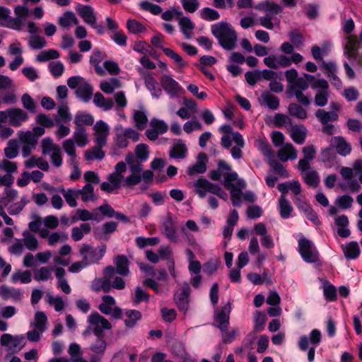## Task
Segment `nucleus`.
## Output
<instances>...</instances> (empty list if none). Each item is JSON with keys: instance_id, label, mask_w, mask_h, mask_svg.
<instances>
[{"instance_id": "nucleus-1", "label": "nucleus", "mask_w": 362, "mask_h": 362, "mask_svg": "<svg viewBox=\"0 0 362 362\" xmlns=\"http://www.w3.org/2000/svg\"><path fill=\"white\" fill-rule=\"evenodd\" d=\"M125 161L129 165L130 175L124 180L123 187L132 189L139 185L141 180L146 184H150L153 181V173L151 170H146L141 175L144 166L137 159H135L132 153L129 152L126 155Z\"/></svg>"}, {"instance_id": "nucleus-2", "label": "nucleus", "mask_w": 362, "mask_h": 362, "mask_svg": "<svg viewBox=\"0 0 362 362\" xmlns=\"http://www.w3.org/2000/svg\"><path fill=\"white\" fill-rule=\"evenodd\" d=\"M211 33L224 49L232 50L235 47L237 33L228 23L220 22L212 25Z\"/></svg>"}, {"instance_id": "nucleus-3", "label": "nucleus", "mask_w": 362, "mask_h": 362, "mask_svg": "<svg viewBox=\"0 0 362 362\" xmlns=\"http://www.w3.org/2000/svg\"><path fill=\"white\" fill-rule=\"evenodd\" d=\"M67 85L71 89H76L75 95L81 100L88 103L93 94V86L84 78L80 76L70 77L67 80Z\"/></svg>"}, {"instance_id": "nucleus-4", "label": "nucleus", "mask_w": 362, "mask_h": 362, "mask_svg": "<svg viewBox=\"0 0 362 362\" xmlns=\"http://www.w3.org/2000/svg\"><path fill=\"white\" fill-rule=\"evenodd\" d=\"M194 187L196 188L195 192L201 198H204L206 196V192L215 194L223 199H226L228 197L227 193L218 185L211 183L203 177L197 180L194 183Z\"/></svg>"}, {"instance_id": "nucleus-5", "label": "nucleus", "mask_w": 362, "mask_h": 362, "mask_svg": "<svg viewBox=\"0 0 362 362\" xmlns=\"http://www.w3.org/2000/svg\"><path fill=\"white\" fill-rule=\"evenodd\" d=\"M105 252V245L93 247L90 245L83 244L79 250L82 259L88 265L97 264L103 257Z\"/></svg>"}, {"instance_id": "nucleus-6", "label": "nucleus", "mask_w": 362, "mask_h": 362, "mask_svg": "<svg viewBox=\"0 0 362 362\" xmlns=\"http://www.w3.org/2000/svg\"><path fill=\"white\" fill-rule=\"evenodd\" d=\"M41 146L42 154L49 155L52 164L60 167L62 164V156L59 146L54 144L50 137H46L42 140Z\"/></svg>"}, {"instance_id": "nucleus-7", "label": "nucleus", "mask_w": 362, "mask_h": 362, "mask_svg": "<svg viewBox=\"0 0 362 362\" xmlns=\"http://www.w3.org/2000/svg\"><path fill=\"white\" fill-rule=\"evenodd\" d=\"M114 267H106L103 270V277L95 278L91 284V289L98 293H109L111 291L110 279L114 277Z\"/></svg>"}, {"instance_id": "nucleus-8", "label": "nucleus", "mask_w": 362, "mask_h": 362, "mask_svg": "<svg viewBox=\"0 0 362 362\" xmlns=\"http://www.w3.org/2000/svg\"><path fill=\"white\" fill-rule=\"evenodd\" d=\"M298 252L306 262L314 263L319 260L317 249L313 243L306 238H300L298 240Z\"/></svg>"}, {"instance_id": "nucleus-9", "label": "nucleus", "mask_w": 362, "mask_h": 362, "mask_svg": "<svg viewBox=\"0 0 362 362\" xmlns=\"http://www.w3.org/2000/svg\"><path fill=\"white\" fill-rule=\"evenodd\" d=\"M88 322L93 326V332L96 337L104 336L103 330L112 328L110 322L97 312L88 317Z\"/></svg>"}, {"instance_id": "nucleus-10", "label": "nucleus", "mask_w": 362, "mask_h": 362, "mask_svg": "<svg viewBox=\"0 0 362 362\" xmlns=\"http://www.w3.org/2000/svg\"><path fill=\"white\" fill-rule=\"evenodd\" d=\"M312 89L317 90L314 102L317 106L324 107L327 104L329 99V83L322 78L316 85L312 86Z\"/></svg>"}, {"instance_id": "nucleus-11", "label": "nucleus", "mask_w": 362, "mask_h": 362, "mask_svg": "<svg viewBox=\"0 0 362 362\" xmlns=\"http://www.w3.org/2000/svg\"><path fill=\"white\" fill-rule=\"evenodd\" d=\"M231 312V303L228 301L220 310H217L215 313V321L217 323V327L221 331L228 329L230 320V314Z\"/></svg>"}, {"instance_id": "nucleus-12", "label": "nucleus", "mask_w": 362, "mask_h": 362, "mask_svg": "<svg viewBox=\"0 0 362 362\" xmlns=\"http://www.w3.org/2000/svg\"><path fill=\"white\" fill-rule=\"evenodd\" d=\"M94 142L99 146H105L107 144L110 129L108 125L103 121H98L93 127Z\"/></svg>"}, {"instance_id": "nucleus-13", "label": "nucleus", "mask_w": 362, "mask_h": 362, "mask_svg": "<svg viewBox=\"0 0 362 362\" xmlns=\"http://www.w3.org/2000/svg\"><path fill=\"white\" fill-rule=\"evenodd\" d=\"M160 230L161 233L170 241L177 242V228L170 216H168L163 219Z\"/></svg>"}, {"instance_id": "nucleus-14", "label": "nucleus", "mask_w": 362, "mask_h": 362, "mask_svg": "<svg viewBox=\"0 0 362 362\" xmlns=\"http://www.w3.org/2000/svg\"><path fill=\"white\" fill-rule=\"evenodd\" d=\"M160 84L165 91L173 98L177 97L182 90L180 84L168 75L161 76Z\"/></svg>"}, {"instance_id": "nucleus-15", "label": "nucleus", "mask_w": 362, "mask_h": 362, "mask_svg": "<svg viewBox=\"0 0 362 362\" xmlns=\"http://www.w3.org/2000/svg\"><path fill=\"white\" fill-rule=\"evenodd\" d=\"M347 42L344 47L345 55L350 60H354L359 63L358 49L360 43L356 36L350 35L346 38Z\"/></svg>"}, {"instance_id": "nucleus-16", "label": "nucleus", "mask_w": 362, "mask_h": 362, "mask_svg": "<svg viewBox=\"0 0 362 362\" xmlns=\"http://www.w3.org/2000/svg\"><path fill=\"white\" fill-rule=\"evenodd\" d=\"M191 289L187 283H184L182 288L175 294V300L180 310H187Z\"/></svg>"}, {"instance_id": "nucleus-17", "label": "nucleus", "mask_w": 362, "mask_h": 362, "mask_svg": "<svg viewBox=\"0 0 362 362\" xmlns=\"http://www.w3.org/2000/svg\"><path fill=\"white\" fill-rule=\"evenodd\" d=\"M8 113L9 124L16 127L21 126L29 117L28 113L20 108H9Z\"/></svg>"}, {"instance_id": "nucleus-18", "label": "nucleus", "mask_w": 362, "mask_h": 362, "mask_svg": "<svg viewBox=\"0 0 362 362\" xmlns=\"http://www.w3.org/2000/svg\"><path fill=\"white\" fill-rule=\"evenodd\" d=\"M76 11L86 23L90 25L95 24L97 18L90 6L78 4L76 6Z\"/></svg>"}, {"instance_id": "nucleus-19", "label": "nucleus", "mask_w": 362, "mask_h": 362, "mask_svg": "<svg viewBox=\"0 0 362 362\" xmlns=\"http://www.w3.org/2000/svg\"><path fill=\"white\" fill-rule=\"evenodd\" d=\"M206 162L207 155L204 152L199 153L196 163L188 168V175L192 176L196 174L204 173L206 171Z\"/></svg>"}, {"instance_id": "nucleus-20", "label": "nucleus", "mask_w": 362, "mask_h": 362, "mask_svg": "<svg viewBox=\"0 0 362 362\" xmlns=\"http://www.w3.org/2000/svg\"><path fill=\"white\" fill-rule=\"evenodd\" d=\"M115 267H114V276L117 274L121 276H128L129 274V261L124 255H119L114 259Z\"/></svg>"}, {"instance_id": "nucleus-21", "label": "nucleus", "mask_w": 362, "mask_h": 362, "mask_svg": "<svg viewBox=\"0 0 362 362\" xmlns=\"http://www.w3.org/2000/svg\"><path fill=\"white\" fill-rule=\"evenodd\" d=\"M279 159L281 162H286L288 159L295 160L296 159L298 154L297 151L293 144L290 143L286 144L281 148H280L277 153Z\"/></svg>"}, {"instance_id": "nucleus-22", "label": "nucleus", "mask_w": 362, "mask_h": 362, "mask_svg": "<svg viewBox=\"0 0 362 362\" xmlns=\"http://www.w3.org/2000/svg\"><path fill=\"white\" fill-rule=\"evenodd\" d=\"M125 319L124 320L126 327L132 329L135 327L137 322L141 320V313L137 310H126L124 312Z\"/></svg>"}, {"instance_id": "nucleus-23", "label": "nucleus", "mask_w": 362, "mask_h": 362, "mask_svg": "<svg viewBox=\"0 0 362 362\" xmlns=\"http://www.w3.org/2000/svg\"><path fill=\"white\" fill-rule=\"evenodd\" d=\"M307 130L303 125H291L290 129V136L294 142L298 144H303L306 138Z\"/></svg>"}, {"instance_id": "nucleus-24", "label": "nucleus", "mask_w": 362, "mask_h": 362, "mask_svg": "<svg viewBox=\"0 0 362 362\" xmlns=\"http://www.w3.org/2000/svg\"><path fill=\"white\" fill-rule=\"evenodd\" d=\"M0 296L4 300H21L23 294L20 289L3 285L0 286Z\"/></svg>"}, {"instance_id": "nucleus-25", "label": "nucleus", "mask_w": 362, "mask_h": 362, "mask_svg": "<svg viewBox=\"0 0 362 362\" xmlns=\"http://www.w3.org/2000/svg\"><path fill=\"white\" fill-rule=\"evenodd\" d=\"M144 78L145 85L151 95L153 97L159 98L162 94V90L152 74L149 73L146 74H144Z\"/></svg>"}, {"instance_id": "nucleus-26", "label": "nucleus", "mask_w": 362, "mask_h": 362, "mask_svg": "<svg viewBox=\"0 0 362 362\" xmlns=\"http://www.w3.org/2000/svg\"><path fill=\"white\" fill-rule=\"evenodd\" d=\"M315 115L322 124H326L329 122L337 121L339 118L337 112L326 111L324 109L317 110Z\"/></svg>"}, {"instance_id": "nucleus-27", "label": "nucleus", "mask_w": 362, "mask_h": 362, "mask_svg": "<svg viewBox=\"0 0 362 362\" xmlns=\"http://www.w3.org/2000/svg\"><path fill=\"white\" fill-rule=\"evenodd\" d=\"M344 256L346 259H354L360 255V247L357 242L351 241L342 247Z\"/></svg>"}, {"instance_id": "nucleus-28", "label": "nucleus", "mask_w": 362, "mask_h": 362, "mask_svg": "<svg viewBox=\"0 0 362 362\" xmlns=\"http://www.w3.org/2000/svg\"><path fill=\"white\" fill-rule=\"evenodd\" d=\"M93 103L97 107L103 108L105 111L112 109L114 105L111 98H105L100 92L95 93Z\"/></svg>"}, {"instance_id": "nucleus-29", "label": "nucleus", "mask_w": 362, "mask_h": 362, "mask_svg": "<svg viewBox=\"0 0 362 362\" xmlns=\"http://www.w3.org/2000/svg\"><path fill=\"white\" fill-rule=\"evenodd\" d=\"M298 345L299 349L301 351H306L308 349V359L309 362H313L315 359V346L308 347V337L306 335H302L299 338Z\"/></svg>"}, {"instance_id": "nucleus-30", "label": "nucleus", "mask_w": 362, "mask_h": 362, "mask_svg": "<svg viewBox=\"0 0 362 362\" xmlns=\"http://www.w3.org/2000/svg\"><path fill=\"white\" fill-rule=\"evenodd\" d=\"M94 122L93 117L86 112H78L75 116L74 123L76 128H83V125L91 126Z\"/></svg>"}, {"instance_id": "nucleus-31", "label": "nucleus", "mask_w": 362, "mask_h": 362, "mask_svg": "<svg viewBox=\"0 0 362 362\" xmlns=\"http://www.w3.org/2000/svg\"><path fill=\"white\" fill-rule=\"evenodd\" d=\"M104 146L95 144V146L86 151L85 158L87 160L91 161L95 159L102 160L105 156V151L102 149Z\"/></svg>"}, {"instance_id": "nucleus-32", "label": "nucleus", "mask_w": 362, "mask_h": 362, "mask_svg": "<svg viewBox=\"0 0 362 362\" xmlns=\"http://www.w3.org/2000/svg\"><path fill=\"white\" fill-rule=\"evenodd\" d=\"M78 195L81 196V199L84 202L88 201L97 200V197L94 194V187L90 183H87L81 189H77Z\"/></svg>"}, {"instance_id": "nucleus-33", "label": "nucleus", "mask_w": 362, "mask_h": 362, "mask_svg": "<svg viewBox=\"0 0 362 362\" xmlns=\"http://www.w3.org/2000/svg\"><path fill=\"white\" fill-rule=\"evenodd\" d=\"M261 98L269 109L275 110L279 108L280 103L279 98L269 91H263Z\"/></svg>"}, {"instance_id": "nucleus-34", "label": "nucleus", "mask_w": 362, "mask_h": 362, "mask_svg": "<svg viewBox=\"0 0 362 362\" xmlns=\"http://www.w3.org/2000/svg\"><path fill=\"white\" fill-rule=\"evenodd\" d=\"M187 151L186 145L183 142L179 141L172 147L170 151V156L173 158L182 159L186 157Z\"/></svg>"}, {"instance_id": "nucleus-35", "label": "nucleus", "mask_w": 362, "mask_h": 362, "mask_svg": "<svg viewBox=\"0 0 362 362\" xmlns=\"http://www.w3.org/2000/svg\"><path fill=\"white\" fill-rule=\"evenodd\" d=\"M279 212L282 218H288L293 211V207L286 199V196L281 195L279 200Z\"/></svg>"}, {"instance_id": "nucleus-36", "label": "nucleus", "mask_w": 362, "mask_h": 362, "mask_svg": "<svg viewBox=\"0 0 362 362\" xmlns=\"http://www.w3.org/2000/svg\"><path fill=\"white\" fill-rule=\"evenodd\" d=\"M288 114L291 117L305 119L308 117L307 111L297 103H291L288 107Z\"/></svg>"}, {"instance_id": "nucleus-37", "label": "nucleus", "mask_w": 362, "mask_h": 362, "mask_svg": "<svg viewBox=\"0 0 362 362\" xmlns=\"http://www.w3.org/2000/svg\"><path fill=\"white\" fill-rule=\"evenodd\" d=\"M78 20L72 11L65 12L62 16L59 18V24L63 28H69L71 25H77Z\"/></svg>"}, {"instance_id": "nucleus-38", "label": "nucleus", "mask_w": 362, "mask_h": 362, "mask_svg": "<svg viewBox=\"0 0 362 362\" xmlns=\"http://www.w3.org/2000/svg\"><path fill=\"white\" fill-rule=\"evenodd\" d=\"M333 140L336 143V149L339 154L345 156L351 152V145L343 137H334Z\"/></svg>"}, {"instance_id": "nucleus-39", "label": "nucleus", "mask_w": 362, "mask_h": 362, "mask_svg": "<svg viewBox=\"0 0 362 362\" xmlns=\"http://www.w3.org/2000/svg\"><path fill=\"white\" fill-rule=\"evenodd\" d=\"M179 25L182 32L187 38H191L192 35V30L194 28V24L187 17H182L180 18Z\"/></svg>"}, {"instance_id": "nucleus-40", "label": "nucleus", "mask_w": 362, "mask_h": 362, "mask_svg": "<svg viewBox=\"0 0 362 362\" xmlns=\"http://www.w3.org/2000/svg\"><path fill=\"white\" fill-rule=\"evenodd\" d=\"M61 192L66 203L71 207H76L77 206L76 199L79 196L77 189H68L67 190H66L64 189H62Z\"/></svg>"}, {"instance_id": "nucleus-41", "label": "nucleus", "mask_w": 362, "mask_h": 362, "mask_svg": "<svg viewBox=\"0 0 362 362\" xmlns=\"http://www.w3.org/2000/svg\"><path fill=\"white\" fill-rule=\"evenodd\" d=\"M73 137L76 144L80 147H83L88 143L85 128H76Z\"/></svg>"}, {"instance_id": "nucleus-42", "label": "nucleus", "mask_w": 362, "mask_h": 362, "mask_svg": "<svg viewBox=\"0 0 362 362\" xmlns=\"http://www.w3.org/2000/svg\"><path fill=\"white\" fill-rule=\"evenodd\" d=\"M53 267H42L34 272V279L37 281H47L52 278Z\"/></svg>"}, {"instance_id": "nucleus-43", "label": "nucleus", "mask_w": 362, "mask_h": 362, "mask_svg": "<svg viewBox=\"0 0 362 362\" xmlns=\"http://www.w3.org/2000/svg\"><path fill=\"white\" fill-rule=\"evenodd\" d=\"M47 41L45 37L39 35H30L28 40V45L31 49H40L45 47Z\"/></svg>"}, {"instance_id": "nucleus-44", "label": "nucleus", "mask_w": 362, "mask_h": 362, "mask_svg": "<svg viewBox=\"0 0 362 362\" xmlns=\"http://www.w3.org/2000/svg\"><path fill=\"white\" fill-rule=\"evenodd\" d=\"M268 163L269 166L273 169V170L280 177L284 178L289 177L288 171L278 160L275 159H270Z\"/></svg>"}, {"instance_id": "nucleus-45", "label": "nucleus", "mask_w": 362, "mask_h": 362, "mask_svg": "<svg viewBox=\"0 0 362 362\" xmlns=\"http://www.w3.org/2000/svg\"><path fill=\"white\" fill-rule=\"evenodd\" d=\"M149 155L148 146L146 144H139L135 148L136 159L141 163L147 160Z\"/></svg>"}, {"instance_id": "nucleus-46", "label": "nucleus", "mask_w": 362, "mask_h": 362, "mask_svg": "<svg viewBox=\"0 0 362 362\" xmlns=\"http://www.w3.org/2000/svg\"><path fill=\"white\" fill-rule=\"evenodd\" d=\"M117 228V223L115 221H109L105 223L101 228L102 232H100V229L98 228V235L99 238L103 239L105 236L108 234L114 233Z\"/></svg>"}, {"instance_id": "nucleus-47", "label": "nucleus", "mask_w": 362, "mask_h": 362, "mask_svg": "<svg viewBox=\"0 0 362 362\" xmlns=\"http://www.w3.org/2000/svg\"><path fill=\"white\" fill-rule=\"evenodd\" d=\"M59 53L55 49H47L41 52L36 58V60L39 62H47L50 59H55L59 58Z\"/></svg>"}, {"instance_id": "nucleus-48", "label": "nucleus", "mask_w": 362, "mask_h": 362, "mask_svg": "<svg viewBox=\"0 0 362 362\" xmlns=\"http://www.w3.org/2000/svg\"><path fill=\"white\" fill-rule=\"evenodd\" d=\"M107 346V343L104 339V336L97 337V340L90 346V349L99 355H103Z\"/></svg>"}, {"instance_id": "nucleus-49", "label": "nucleus", "mask_w": 362, "mask_h": 362, "mask_svg": "<svg viewBox=\"0 0 362 362\" xmlns=\"http://www.w3.org/2000/svg\"><path fill=\"white\" fill-rule=\"evenodd\" d=\"M19 139L23 144L30 145L32 147L37 144V136L30 131L21 132Z\"/></svg>"}, {"instance_id": "nucleus-50", "label": "nucleus", "mask_w": 362, "mask_h": 362, "mask_svg": "<svg viewBox=\"0 0 362 362\" xmlns=\"http://www.w3.org/2000/svg\"><path fill=\"white\" fill-rule=\"evenodd\" d=\"M47 320V318L45 314L43 312L38 311L35 315V322L32 323L31 325L40 331L45 332Z\"/></svg>"}, {"instance_id": "nucleus-51", "label": "nucleus", "mask_w": 362, "mask_h": 362, "mask_svg": "<svg viewBox=\"0 0 362 362\" xmlns=\"http://www.w3.org/2000/svg\"><path fill=\"white\" fill-rule=\"evenodd\" d=\"M4 153L6 158L12 159L18 154V143L16 140H10L7 146L4 148Z\"/></svg>"}, {"instance_id": "nucleus-52", "label": "nucleus", "mask_w": 362, "mask_h": 362, "mask_svg": "<svg viewBox=\"0 0 362 362\" xmlns=\"http://www.w3.org/2000/svg\"><path fill=\"white\" fill-rule=\"evenodd\" d=\"M200 16L202 19L208 21H216L220 18L218 12L209 7L204 8L200 12Z\"/></svg>"}, {"instance_id": "nucleus-53", "label": "nucleus", "mask_w": 362, "mask_h": 362, "mask_svg": "<svg viewBox=\"0 0 362 362\" xmlns=\"http://www.w3.org/2000/svg\"><path fill=\"white\" fill-rule=\"evenodd\" d=\"M139 6L142 10L149 11L153 15H158L161 13L163 11L162 8L159 5L154 4L148 1H141L139 4Z\"/></svg>"}, {"instance_id": "nucleus-54", "label": "nucleus", "mask_w": 362, "mask_h": 362, "mask_svg": "<svg viewBox=\"0 0 362 362\" xmlns=\"http://www.w3.org/2000/svg\"><path fill=\"white\" fill-rule=\"evenodd\" d=\"M159 242L160 239L158 237L144 238L140 236L136 238V244L139 248H144L147 245H156Z\"/></svg>"}, {"instance_id": "nucleus-55", "label": "nucleus", "mask_w": 362, "mask_h": 362, "mask_svg": "<svg viewBox=\"0 0 362 362\" xmlns=\"http://www.w3.org/2000/svg\"><path fill=\"white\" fill-rule=\"evenodd\" d=\"M127 28L128 30L134 34H137L146 31L145 26L140 22L136 20H128L127 22Z\"/></svg>"}, {"instance_id": "nucleus-56", "label": "nucleus", "mask_w": 362, "mask_h": 362, "mask_svg": "<svg viewBox=\"0 0 362 362\" xmlns=\"http://www.w3.org/2000/svg\"><path fill=\"white\" fill-rule=\"evenodd\" d=\"M23 243L27 249L34 251L37 248L38 241L35 235L28 233H23Z\"/></svg>"}, {"instance_id": "nucleus-57", "label": "nucleus", "mask_w": 362, "mask_h": 362, "mask_svg": "<svg viewBox=\"0 0 362 362\" xmlns=\"http://www.w3.org/2000/svg\"><path fill=\"white\" fill-rule=\"evenodd\" d=\"M25 345V337L23 335H16L13 337V340L8 349L13 352H17L21 350Z\"/></svg>"}, {"instance_id": "nucleus-58", "label": "nucleus", "mask_w": 362, "mask_h": 362, "mask_svg": "<svg viewBox=\"0 0 362 362\" xmlns=\"http://www.w3.org/2000/svg\"><path fill=\"white\" fill-rule=\"evenodd\" d=\"M134 120L136 123V128L142 130L146 127L148 118L144 112L136 110L134 114Z\"/></svg>"}, {"instance_id": "nucleus-59", "label": "nucleus", "mask_w": 362, "mask_h": 362, "mask_svg": "<svg viewBox=\"0 0 362 362\" xmlns=\"http://www.w3.org/2000/svg\"><path fill=\"white\" fill-rule=\"evenodd\" d=\"M305 183L312 187L317 186L320 179L316 171H310L302 174Z\"/></svg>"}, {"instance_id": "nucleus-60", "label": "nucleus", "mask_w": 362, "mask_h": 362, "mask_svg": "<svg viewBox=\"0 0 362 362\" xmlns=\"http://www.w3.org/2000/svg\"><path fill=\"white\" fill-rule=\"evenodd\" d=\"M267 321V316L265 313L261 311H256L255 316V326L254 329L256 332H261Z\"/></svg>"}, {"instance_id": "nucleus-61", "label": "nucleus", "mask_w": 362, "mask_h": 362, "mask_svg": "<svg viewBox=\"0 0 362 362\" xmlns=\"http://www.w3.org/2000/svg\"><path fill=\"white\" fill-rule=\"evenodd\" d=\"M76 215L77 218L83 221H86L89 220H95L97 221H101V218H100L99 215L96 214L95 216H94L86 209H78L76 211Z\"/></svg>"}, {"instance_id": "nucleus-62", "label": "nucleus", "mask_w": 362, "mask_h": 362, "mask_svg": "<svg viewBox=\"0 0 362 362\" xmlns=\"http://www.w3.org/2000/svg\"><path fill=\"white\" fill-rule=\"evenodd\" d=\"M149 298V295H148L141 287L138 286L135 288V293L132 298V302L134 305H137L141 302L148 301Z\"/></svg>"}, {"instance_id": "nucleus-63", "label": "nucleus", "mask_w": 362, "mask_h": 362, "mask_svg": "<svg viewBox=\"0 0 362 362\" xmlns=\"http://www.w3.org/2000/svg\"><path fill=\"white\" fill-rule=\"evenodd\" d=\"M31 272L28 270L23 272H16L12 276V281L16 283L20 281L23 284H28L31 281Z\"/></svg>"}, {"instance_id": "nucleus-64", "label": "nucleus", "mask_w": 362, "mask_h": 362, "mask_svg": "<svg viewBox=\"0 0 362 362\" xmlns=\"http://www.w3.org/2000/svg\"><path fill=\"white\" fill-rule=\"evenodd\" d=\"M288 37L295 47H298L304 45V38L298 30H293L290 31L288 33Z\"/></svg>"}]
</instances>
